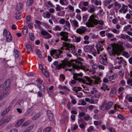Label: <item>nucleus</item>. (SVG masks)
Segmentation results:
<instances>
[{
    "label": "nucleus",
    "mask_w": 132,
    "mask_h": 132,
    "mask_svg": "<svg viewBox=\"0 0 132 132\" xmlns=\"http://www.w3.org/2000/svg\"><path fill=\"white\" fill-rule=\"evenodd\" d=\"M70 62L72 65V68H66L65 69L67 71L68 70L73 72L74 71L75 69L78 70L80 69L83 70H85L86 69L85 66L82 65V63L81 62L78 61L77 60H71L70 61Z\"/></svg>",
    "instance_id": "nucleus-1"
},
{
    "label": "nucleus",
    "mask_w": 132,
    "mask_h": 132,
    "mask_svg": "<svg viewBox=\"0 0 132 132\" xmlns=\"http://www.w3.org/2000/svg\"><path fill=\"white\" fill-rule=\"evenodd\" d=\"M95 16L92 15L90 16L89 19L88 20L89 22L88 25L87 26L88 27H94L95 25H97L98 23L101 25H103L104 24L103 21L102 20H98L95 18Z\"/></svg>",
    "instance_id": "nucleus-2"
},
{
    "label": "nucleus",
    "mask_w": 132,
    "mask_h": 132,
    "mask_svg": "<svg viewBox=\"0 0 132 132\" xmlns=\"http://www.w3.org/2000/svg\"><path fill=\"white\" fill-rule=\"evenodd\" d=\"M123 42L119 41L118 43L117 46L114 47L112 46V49L111 50L112 54L114 55L119 54L120 52L123 51Z\"/></svg>",
    "instance_id": "nucleus-3"
},
{
    "label": "nucleus",
    "mask_w": 132,
    "mask_h": 132,
    "mask_svg": "<svg viewBox=\"0 0 132 132\" xmlns=\"http://www.w3.org/2000/svg\"><path fill=\"white\" fill-rule=\"evenodd\" d=\"M10 83V79H7L4 82L3 84L2 85L3 89L5 90V91L2 92L3 95H8V92L10 88V87L9 86Z\"/></svg>",
    "instance_id": "nucleus-4"
},
{
    "label": "nucleus",
    "mask_w": 132,
    "mask_h": 132,
    "mask_svg": "<svg viewBox=\"0 0 132 132\" xmlns=\"http://www.w3.org/2000/svg\"><path fill=\"white\" fill-rule=\"evenodd\" d=\"M62 53V51L60 50H52L50 51V54L51 56L53 57H54V56H55V58L56 59L59 57V56L60 55V57H62V55H60V54Z\"/></svg>",
    "instance_id": "nucleus-5"
},
{
    "label": "nucleus",
    "mask_w": 132,
    "mask_h": 132,
    "mask_svg": "<svg viewBox=\"0 0 132 132\" xmlns=\"http://www.w3.org/2000/svg\"><path fill=\"white\" fill-rule=\"evenodd\" d=\"M63 45L65 47H67L66 49H67L69 50H71L72 51V53L74 55H76V51L75 50V48L74 46H73L72 45H70V44L65 43H63Z\"/></svg>",
    "instance_id": "nucleus-6"
},
{
    "label": "nucleus",
    "mask_w": 132,
    "mask_h": 132,
    "mask_svg": "<svg viewBox=\"0 0 132 132\" xmlns=\"http://www.w3.org/2000/svg\"><path fill=\"white\" fill-rule=\"evenodd\" d=\"M3 35L6 37V41L8 42H11L12 40V37L10 32L7 31L5 29L3 30Z\"/></svg>",
    "instance_id": "nucleus-7"
},
{
    "label": "nucleus",
    "mask_w": 132,
    "mask_h": 132,
    "mask_svg": "<svg viewBox=\"0 0 132 132\" xmlns=\"http://www.w3.org/2000/svg\"><path fill=\"white\" fill-rule=\"evenodd\" d=\"M56 35L57 36H59L60 35L62 36V37L61 38L62 40H63L65 42L68 41V34L67 32L62 31L59 33H56Z\"/></svg>",
    "instance_id": "nucleus-8"
},
{
    "label": "nucleus",
    "mask_w": 132,
    "mask_h": 132,
    "mask_svg": "<svg viewBox=\"0 0 132 132\" xmlns=\"http://www.w3.org/2000/svg\"><path fill=\"white\" fill-rule=\"evenodd\" d=\"M79 81L82 82L84 83H87V82L90 83L92 82V80L90 78L88 77L85 76L81 79H79Z\"/></svg>",
    "instance_id": "nucleus-9"
},
{
    "label": "nucleus",
    "mask_w": 132,
    "mask_h": 132,
    "mask_svg": "<svg viewBox=\"0 0 132 132\" xmlns=\"http://www.w3.org/2000/svg\"><path fill=\"white\" fill-rule=\"evenodd\" d=\"M87 30L85 27L81 26L77 28L76 30V32L80 34L84 33Z\"/></svg>",
    "instance_id": "nucleus-10"
},
{
    "label": "nucleus",
    "mask_w": 132,
    "mask_h": 132,
    "mask_svg": "<svg viewBox=\"0 0 132 132\" xmlns=\"http://www.w3.org/2000/svg\"><path fill=\"white\" fill-rule=\"evenodd\" d=\"M107 58H104V57L100 56L99 57V62L100 63L103 65H106L108 64Z\"/></svg>",
    "instance_id": "nucleus-11"
},
{
    "label": "nucleus",
    "mask_w": 132,
    "mask_h": 132,
    "mask_svg": "<svg viewBox=\"0 0 132 132\" xmlns=\"http://www.w3.org/2000/svg\"><path fill=\"white\" fill-rule=\"evenodd\" d=\"M61 62L62 63V65L64 67V68L67 65H68V67H70L71 66H72V65L71 64V63L69 61L68 62V61L66 59H64L63 60H62Z\"/></svg>",
    "instance_id": "nucleus-12"
},
{
    "label": "nucleus",
    "mask_w": 132,
    "mask_h": 132,
    "mask_svg": "<svg viewBox=\"0 0 132 132\" xmlns=\"http://www.w3.org/2000/svg\"><path fill=\"white\" fill-rule=\"evenodd\" d=\"M117 59H118V62L119 64L122 63L124 65V67H125L127 65L126 61L124 60L122 57H120L119 58V57H118L117 58Z\"/></svg>",
    "instance_id": "nucleus-13"
},
{
    "label": "nucleus",
    "mask_w": 132,
    "mask_h": 132,
    "mask_svg": "<svg viewBox=\"0 0 132 132\" xmlns=\"http://www.w3.org/2000/svg\"><path fill=\"white\" fill-rule=\"evenodd\" d=\"M73 79L76 80H78L79 81V79H81L80 78H78V76H82L83 74L82 72H80L79 73H73Z\"/></svg>",
    "instance_id": "nucleus-14"
},
{
    "label": "nucleus",
    "mask_w": 132,
    "mask_h": 132,
    "mask_svg": "<svg viewBox=\"0 0 132 132\" xmlns=\"http://www.w3.org/2000/svg\"><path fill=\"white\" fill-rule=\"evenodd\" d=\"M47 113L48 118L50 121L53 120V115L52 112L49 110H47Z\"/></svg>",
    "instance_id": "nucleus-15"
},
{
    "label": "nucleus",
    "mask_w": 132,
    "mask_h": 132,
    "mask_svg": "<svg viewBox=\"0 0 132 132\" xmlns=\"http://www.w3.org/2000/svg\"><path fill=\"white\" fill-rule=\"evenodd\" d=\"M101 44L100 42V41H99L96 45V48L97 50V51H99L100 50L102 51L104 49L103 47V46Z\"/></svg>",
    "instance_id": "nucleus-16"
},
{
    "label": "nucleus",
    "mask_w": 132,
    "mask_h": 132,
    "mask_svg": "<svg viewBox=\"0 0 132 132\" xmlns=\"http://www.w3.org/2000/svg\"><path fill=\"white\" fill-rule=\"evenodd\" d=\"M15 16L17 20H19L22 18V14L19 11H17L15 13Z\"/></svg>",
    "instance_id": "nucleus-17"
},
{
    "label": "nucleus",
    "mask_w": 132,
    "mask_h": 132,
    "mask_svg": "<svg viewBox=\"0 0 132 132\" xmlns=\"http://www.w3.org/2000/svg\"><path fill=\"white\" fill-rule=\"evenodd\" d=\"M84 50L85 51L87 52L92 50V51L94 50L93 46H87L84 47Z\"/></svg>",
    "instance_id": "nucleus-18"
},
{
    "label": "nucleus",
    "mask_w": 132,
    "mask_h": 132,
    "mask_svg": "<svg viewBox=\"0 0 132 132\" xmlns=\"http://www.w3.org/2000/svg\"><path fill=\"white\" fill-rule=\"evenodd\" d=\"M116 89L115 87H113L112 88L110 93V96L112 97L116 94Z\"/></svg>",
    "instance_id": "nucleus-19"
},
{
    "label": "nucleus",
    "mask_w": 132,
    "mask_h": 132,
    "mask_svg": "<svg viewBox=\"0 0 132 132\" xmlns=\"http://www.w3.org/2000/svg\"><path fill=\"white\" fill-rule=\"evenodd\" d=\"M40 90L42 92H44L45 91V87L44 85L41 83L38 84V86Z\"/></svg>",
    "instance_id": "nucleus-20"
},
{
    "label": "nucleus",
    "mask_w": 132,
    "mask_h": 132,
    "mask_svg": "<svg viewBox=\"0 0 132 132\" xmlns=\"http://www.w3.org/2000/svg\"><path fill=\"white\" fill-rule=\"evenodd\" d=\"M23 5L22 4L19 3L17 4L16 6L15 9L18 11H19L20 9H22L23 7Z\"/></svg>",
    "instance_id": "nucleus-21"
},
{
    "label": "nucleus",
    "mask_w": 132,
    "mask_h": 132,
    "mask_svg": "<svg viewBox=\"0 0 132 132\" xmlns=\"http://www.w3.org/2000/svg\"><path fill=\"white\" fill-rule=\"evenodd\" d=\"M119 38H122L123 39H128L129 38V36L127 35H125L124 34H121L120 36H118Z\"/></svg>",
    "instance_id": "nucleus-22"
},
{
    "label": "nucleus",
    "mask_w": 132,
    "mask_h": 132,
    "mask_svg": "<svg viewBox=\"0 0 132 132\" xmlns=\"http://www.w3.org/2000/svg\"><path fill=\"white\" fill-rule=\"evenodd\" d=\"M40 113L39 112L34 115L32 118V119L33 120H35L37 119L40 116Z\"/></svg>",
    "instance_id": "nucleus-23"
},
{
    "label": "nucleus",
    "mask_w": 132,
    "mask_h": 132,
    "mask_svg": "<svg viewBox=\"0 0 132 132\" xmlns=\"http://www.w3.org/2000/svg\"><path fill=\"white\" fill-rule=\"evenodd\" d=\"M112 102L110 101L109 102L105 108V110H106L109 109L112 105Z\"/></svg>",
    "instance_id": "nucleus-24"
},
{
    "label": "nucleus",
    "mask_w": 132,
    "mask_h": 132,
    "mask_svg": "<svg viewBox=\"0 0 132 132\" xmlns=\"http://www.w3.org/2000/svg\"><path fill=\"white\" fill-rule=\"evenodd\" d=\"M34 127V125L33 124L29 127L26 130H24L22 132H29L32 130L33 128Z\"/></svg>",
    "instance_id": "nucleus-25"
},
{
    "label": "nucleus",
    "mask_w": 132,
    "mask_h": 132,
    "mask_svg": "<svg viewBox=\"0 0 132 132\" xmlns=\"http://www.w3.org/2000/svg\"><path fill=\"white\" fill-rule=\"evenodd\" d=\"M12 116H10L7 117L4 119V122L5 123L9 122L12 118Z\"/></svg>",
    "instance_id": "nucleus-26"
},
{
    "label": "nucleus",
    "mask_w": 132,
    "mask_h": 132,
    "mask_svg": "<svg viewBox=\"0 0 132 132\" xmlns=\"http://www.w3.org/2000/svg\"><path fill=\"white\" fill-rule=\"evenodd\" d=\"M82 88L80 87H73L72 88V90L76 92H77L78 91H80Z\"/></svg>",
    "instance_id": "nucleus-27"
},
{
    "label": "nucleus",
    "mask_w": 132,
    "mask_h": 132,
    "mask_svg": "<svg viewBox=\"0 0 132 132\" xmlns=\"http://www.w3.org/2000/svg\"><path fill=\"white\" fill-rule=\"evenodd\" d=\"M101 88L104 91L106 90V89L108 90H109V89L108 88L107 86L105 84H103L102 85Z\"/></svg>",
    "instance_id": "nucleus-28"
},
{
    "label": "nucleus",
    "mask_w": 132,
    "mask_h": 132,
    "mask_svg": "<svg viewBox=\"0 0 132 132\" xmlns=\"http://www.w3.org/2000/svg\"><path fill=\"white\" fill-rule=\"evenodd\" d=\"M52 129V128L51 127H48L45 128L43 130L44 132H49Z\"/></svg>",
    "instance_id": "nucleus-29"
},
{
    "label": "nucleus",
    "mask_w": 132,
    "mask_h": 132,
    "mask_svg": "<svg viewBox=\"0 0 132 132\" xmlns=\"http://www.w3.org/2000/svg\"><path fill=\"white\" fill-rule=\"evenodd\" d=\"M42 72L44 76L47 77H48L49 76V74L48 72L46 71L45 70H42Z\"/></svg>",
    "instance_id": "nucleus-30"
},
{
    "label": "nucleus",
    "mask_w": 132,
    "mask_h": 132,
    "mask_svg": "<svg viewBox=\"0 0 132 132\" xmlns=\"http://www.w3.org/2000/svg\"><path fill=\"white\" fill-rule=\"evenodd\" d=\"M14 55L16 58H18V57L19 56V54L18 52L16 49H14Z\"/></svg>",
    "instance_id": "nucleus-31"
},
{
    "label": "nucleus",
    "mask_w": 132,
    "mask_h": 132,
    "mask_svg": "<svg viewBox=\"0 0 132 132\" xmlns=\"http://www.w3.org/2000/svg\"><path fill=\"white\" fill-rule=\"evenodd\" d=\"M33 0H27L26 4L28 6H30L33 3Z\"/></svg>",
    "instance_id": "nucleus-32"
},
{
    "label": "nucleus",
    "mask_w": 132,
    "mask_h": 132,
    "mask_svg": "<svg viewBox=\"0 0 132 132\" xmlns=\"http://www.w3.org/2000/svg\"><path fill=\"white\" fill-rule=\"evenodd\" d=\"M106 36H107L108 38H113L114 36L113 35L109 33L106 34Z\"/></svg>",
    "instance_id": "nucleus-33"
},
{
    "label": "nucleus",
    "mask_w": 132,
    "mask_h": 132,
    "mask_svg": "<svg viewBox=\"0 0 132 132\" xmlns=\"http://www.w3.org/2000/svg\"><path fill=\"white\" fill-rule=\"evenodd\" d=\"M29 37L30 39L32 41H34V34L32 33L29 34Z\"/></svg>",
    "instance_id": "nucleus-34"
},
{
    "label": "nucleus",
    "mask_w": 132,
    "mask_h": 132,
    "mask_svg": "<svg viewBox=\"0 0 132 132\" xmlns=\"http://www.w3.org/2000/svg\"><path fill=\"white\" fill-rule=\"evenodd\" d=\"M127 84L129 86H132V78H129L127 80Z\"/></svg>",
    "instance_id": "nucleus-35"
},
{
    "label": "nucleus",
    "mask_w": 132,
    "mask_h": 132,
    "mask_svg": "<svg viewBox=\"0 0 132 132\" xmlns=\"http://www.w3.org/2000/svg\"><path fill=\"white\" fill-rule=\"evenodd\" d=\"M46 6L49 7H53L54 5L51 3L50 1H48L47 3V4H46Z\"/></svg>",
    "instance_id": "nucleus-36"
},
{
    "label": "nucleus",
    "mask_w": 132,
    "mask_h": 132,
    "mask_svg": "<svg viewBox=\"0 0 132 132\" xmlns=\"http://www.w3.org/2000/svg\"><path fill=\"white\" fill-rule=\"evenodd\" d=\"M106 105V103H105V102L104 101L101 106V109L102 110H105V108L104 107Z\"/></svg>",
    "instance_id": "nucleus-37"
},
{
    "label": "nucleus",
    "mask_w": 132,
    "mask_h": 132,
    "mask_svg": "<svg viewBox=\"0 0 132 132\" xmlns=\"http://www.w3.org/2000/svg\"><path fill=\"white\" fill-rule=\"evenodd\" d=\"M73 22L74 26L76 27H78V23L76 20H73Z\"/></svg>",
    "instance_id": "nucleus-38"
},
{
    "label": "nucleus",
    "mask_w": 132,
    "mask_h": 132,
    "mask_svg": "<svg viewBox=\"0 0 132 132\" xmlns=\"http://www.w3.org/2000/svg\"><path fill=\"white\" fill-rule=\"evenodd\" d=\"M125 46L127 48H132V45L129 43H126L125 45Z\"/></svg>",
    "instance_id": "nucleus-39"
},
{
    "label": "nucleus",
    "mask_w": 132,
    "mask_h": 132,
    "mask_svg": "<svg viewBox=\"0 0 132 132\" xmlns=\"http://www.w3.org/2000/svg\"><path fill=\"white\" fill-rule=\"evenodd\" d=\"M45 39H49L52 37V36L48 32L47 34L44 37Z\"/></svg>",
    "instance_id": "nucleus-40"
},
{
    "label": "nucleus",
    "mask_w": 132,
    "mask_h": 132,
    "mask_svg": "<svg viewBox=\"0 0 132 132\" xmlns=\"http://www.w3.org/2000/svg\"><path fill=\"white\" fill-rule=\"evenodd\" d=\"M30 124V121H27L25 122L23 124H22V126H26Z\"/></svg>",
    "instance_id": "nucleus-41"
},
{
    "label": "nucleus",
    "mask_w": 132,
    "mask_h": 132,
    "mask_svg": "<svg viewBox=\"0 0 132 132\" xmlns=\"http://www.w3.org/2000/svg\"><path fill=\"white\" fill-rule=\"evenodd\" d=\"M116 77V76L115 75H113L109 77V80L110 81L114 79Z\"/></svg>",
    "instance_id": "nucleus-42"
},
{
    "label": "nucleus",
    "mask_w": 132,
    "mask_h": 132,
    "mask_svg": "<svg viewBox=\"0 0 132 132\" xmlns=\"http://www.w3.org/2000/svg\"><path fill=\"white\" fill-rule=\"evenodd\" d=\"M31 19V16L30 15H28L26 18V23H28L30 21V19Z\"/></svg>",
    "instance_id": "nucleus-43"
},
{
    "label": "nucleus",
    "mask_w": 132,
    "mask_h": 132,
    "mask_svg": "<svg viewBox=\"0 0 132 132\" xmlns=\"http://www.w3.org/2000/svg\"><path fill=\"white\" fill-rule=\"evenodd\" d=\"M131 27V25L130 24H129L127 26H125L123 28V31H126V30L127 29H129Z\"/></svg>",
    "instance_id": "nucleus-44"
},
{
    "label": "nucleus",
    "mask_w": 132,
    "mask_h": 132,
    "mask_svg": "<svg viewBox=\"0 0 132 132\" xmlns=\"http://www.w3.org/2000/svg\"><path fill=\"white\" fill-rule=\"evenodd\" d=\"M26 46L28 50H29L30 51H31L32 50L31 46L29 44H27L26 45Z\"/></svg>",
    "instance_id": "nucleus-45"
},
{
    "label": "nucleus",
    "mask_w": 132,
    "mask_h": 132,
    "mask_svg": "<svg viewBox=\"0 0 132 132\" xmlns=\"http://www.w3.org/2000/svg\"><path fill=\"white\" fill-rule=\"evenodd\" d=\"M62 66H63L62 64H60L59 65H57L56 68L57 69H60L61 68H64V67L63 66V67H62Z\"/></svg>",
    "instance_id": "nucleus-46"
},
{
    "label": "nucleus",
    "mask_w": 132,
    "mask_h": 132,
    "mask_svg": "<svg viewBox=\"0 0 132 132\" xmlns=\"http://www.w3.org/2000/svg\"><path fill=\"white\" fill-rule=\"evenodd\" d=\"M94 129V127L91 126L89 127V128L87 129V130L88 132H91Z\"/></svg>",
    "instance_id": "nucleus-47"
},
{
    "label": "nucleus",
    "mask_w": 132,
    "mask_h": 132,
    "mask_svg": "<svg viewBox=\"0 0 132 132\" xmlns=\"http://www.w3.org/2000/svg\"><path fill=\"white\" fill-rule=\"evenodd\" d=\"M118 117L119 119L122 120H123L124 119V116L121 114H119L118 116Z\"/></svg>",
    "instance_id": "nucleus-48"
},
{
    "label": "nucleus",
    "mask_w": 132,
    "mask_h": 132,
    "mask_svg": "<svg viewBox=\"0 0 132 132\" xmlns=\"http://www.w3.org/2000/svg\"><path fill=\"white\" fill-rule=\"evenodd\" d=\"M70 26H64V29L68 31H70Z\"/></svg>",
    "instance_id": "nucleus-49"
},
{
    "label": "nucleus",
    "mask_w": 132,
    "mask_h": 132,
    "mask_svg": "<svg viewBox=\"0 0 132 132\" xmlns=\"http://www.w3.org/2000/svg\"><path fill=\"white\" fill-rule=\"evenodd\" d=\"M21 124V123L19 120L18 121L15 123V126L16 127H19Z\"/></svg>",
    "instance_id": "nucleus-50"
},
{
    "label": "nucleus",
    "mask_w": 132,
    "mask_h": 132,
    "mask_svg": "<svg viewBox=\"0 0 132 132\" xmlns=\"http://www.w3.org/2000/svg\"><path fill=\"white\" fill-rule=\"evenodd\" d=\"M41 34L45 36L46 34H47L48 32L45 30H42L41 31Z\"/></svg>",
    "instance_id": "nucleus-51"
},
{
    "label": "nucleus",
    "mask_w": 132,
    "mask_h": 132,
    "mask_svg": "<svg viewBox=\"0 0 132 132\" xmlns=\"http://www.w3.org/2000/svg\"><path fill=\"white\" fill-rule=\"evenodd\" d=\"M55 29L58 31H61V28L59 26L56 25L55 27Z\"/></svg>",
    "instance_id": "nucleus-52"
},
{
    "label": "nucleus",
    "mask_w": 132,
    "mask_h": 132,
    "mask_svg": "<svg viewBox=\"0 0 132 132\" xmlns=\"http://www.w3.org/2000/svg\"><path fill=\"white\" fill-rule=\"evenodd\" d=\"M90 117L89 115H87L84 117V119L86 121H88Z\"/></svg>",
    "instance_id": "nucleus-53"
},
{
    "label": "nucleus",
    "mask_w": 132,
    "mask_h": 132,
    "mask_svg": "<svg viewBox=\"0 0 132 132\" xmlns=\"http://www.w3.org/2000/svg\"><path fill=\"white\" fill-rule=\"evenodd\" d=\"M75 37L76 38V42H79L80 41L81 39L80 37Z\"/></svg>",
    "instance_id": "nucleus-54"
},
{
    "label": "nucleus",
    "mask_w": 132,
    "mask_h": 132,
    "mask_svg": "<svg viewBox=\"0 0 132 132\" xmlns=\"http://www.w3.org/2000/svg\"><path fill=\"white\" fill-rule=\"evenodd\" d=\"M29 85H33V86H30V87H32V89H31V90H30V91L31 92H32V91L33 90V88L35 85V84L33 83H31L29 84Z\"/></svg>",
    "instance_id": "nucleus-55"
},
{
    "label": "nucleus",
    "mask_w": 132,
    "mask_h": 132,
    "mask_svg": "<svg viewBox=\"0 0 132 132\" xmlns=\"http://www.w3.org/2000/svg\"><path fill=\"white\" fill-rule=\"evenodd\" d=\"M105 32V31H102L100 32V34L102 37H103L105 36L104 35Z\"/></svg>",
    "instance_id": "nucleus-56"
},
{
    "label": "nucleus",
    "mask_w": 132,
    "mask_h": 132,
    "mask_svg": "<svg viewBox=\"0 0 132 132\" xmlns=\"http://www.w3.org/2000/svg\"><path fill=\"white\" fill-rule=\"evenodd\" d=\"M95 11V9L93 8H91L90 10H88V11L89 13H92Z\"/></svg>",
    "instance_id": "nucleus-57"
},
{
    "label": "nucleus",
    "mask_w": 132,
    "mask_h": 132,
    "mask_svg": "<svg viewBox=\"0 0 132 132\" xmlns=\"http://www.w3.org/2000/svg\"><path fill=\"white\" fill-rule=\"evenodd\" d=\"M114 108L115 110L118 111L119 108H120V106L119 105L117 106L116 104H115L114 106Z\"/></svg>",
    "instance_id": "nucleus-58"
},
{
    "label": "nucleus",
    "mask_w": 132,
    "mask_h": 132,
    "mask_svg": "<svg viewBox=\"0 0 132 132\" xmlns=\"http://www.w3.org/2000/svg\"><path fill=\"white\" fill-rule=\"evenodd\" d=\"M91 37L93 39H97L98 38V36L97 35H93Z\"/></svg>",
    "instance_id": "nucleus-59"
},
{
    "label": "nucleus",
    "mask_w": 132,
    "mask_h": 132,
    "mask_svg": "<svg viewBox=\"0 0 132 132\" xmlns=\"http://www.w3.org/2000/svg\"><path fill=\"white\" fill-rule=\"evenodd\" d=\"M98 67V65L96 64H94L92 65V68L94 69H97V68Z\"/></svg>",
    "instance_id": "nucleus-60"
},
{
    "label": "nucleus",
    "mask_w": 132,
    "mask_h": 132,
    "mask_svg": "<svg viewBox=\"0 0 132 132\" xmlns=\"http://www.w3.org/2000/svg\"><path fill=\"white\" fill-rule=\"evenodd\" d=\"M95 4L96 5H101V1H96L95 3Z\"/></svg>",
    "instance_id": "nucleus-61"
},
{
    "label": "nucleus",
    "mask_w": 132,
    "mask_h": 132,
    "mask_svg": "<svg viewBox=\"0 0 132 132\" xmlns=\"http://www.w3.org/2000/svg\"><path fill=\"white\" fill-rule=\"evenodd\" d=\"M114 5L115 6H119V8L121 6V4L117 2H115Z\"/></svg>",
    "instance_id": "nucleus-62"
},
{
    "label": "nucleus",
    "mask_w": 132,
    "mask_h": 132,
    "mask_svg": "<svg viewBox=\"0 0 132 132\" xmlns=\"http://www.w3.org/2000/svg\"><path fill=\"white\" fill-rule=\"evenodd\" d=\"M65 22V20L63 19H61L60 20V21H59V23L62 24H64Z\"/></svg>",
    "instance_id": "nucleus-63"
},
{
    "label": "nucleus",
    "mask_w": 132,
    "mask_h": 132,
    "mask_svg": "<svg viewBox=\"0 0 132 132\" xmlns=\"http://www.w3.org/2000/svg\"><path fill=\"white\" fill-rule=\"evenodd\" d=\"M10 132H18V130L16 129L13 128L10 130Z\"/></svg>",
    "instance_id": "nucleus-64"
}]
</instances>
